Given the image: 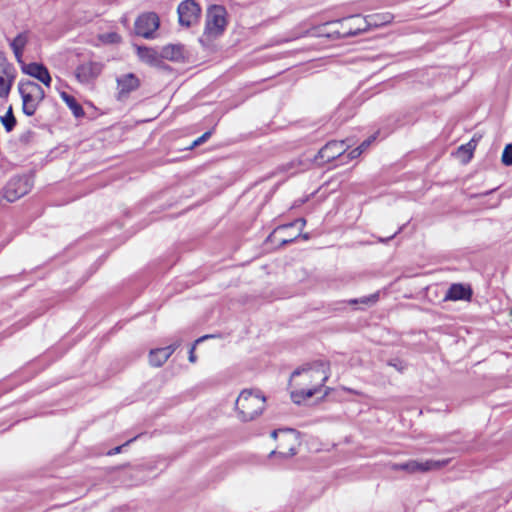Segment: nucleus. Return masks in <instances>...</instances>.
Masks as SVG:
<instances>
[{
  "label": "nucleus",
  "mask_w": 512,
  "mask_h": 512,
  "mask_svg": "<svg viewBox=\"0 0 512 512\" xmlns=\"http://www.w3.org/2000/svg\"><path fill=\"white\" fill-rule=\"evenodd\" d=\"M377 16H368L365 19H361L359 16L351 17L350 20L356 21V22H363L364 26L361 27V25H358L356 30L354 32H350L352 35H357L360 32L366 31L367 27L370 25L379 26L383 23L389 22V20H383L381 22H378L376 20Z\"/></svg>",
  "instance_id": "20"
},
{
  "label": "nucleus",
  "mask_w": 512,
  "mask_h": 512,
  "mask_svg": "<svg viewBox=\"0 0 512 512\" xmlns=\"http://www.w3.org/2000/svg\"><path fill=\"white\" fill-rule=\"evenodd\" d=\"M28 43V33H19L10 43V46L14 52V55L18 62H21L23 50Z\"/></svg>",
  "instance_id": "18"
},
{
  "label": "nucleus",
  "mask_w": 512,
  "mask_h": 512,
  "mask_svg": "<svg viewBox=\"0 0 512 512\" xmlns=\"http://www.w3.org/2000/svg\"><path fill=\"white\" fill-rule=\"evenodd\" d=\"M375 140V136H370L368 139L364 140L359 146L358 148L364 152L369 146L370 144Z\"/></svg>",
  "instance_id": "30"
},
{
  "label": "nucleus",
  "mask_w": 512,
  "mask_h": 512,
  "mask_svg": "<svg viewBox=\"0 0 512 512\" xmlns=\"http://www.w3.org/2000/svg\"><path fill=\"white\" fill-rule=\"evenodd\" d=\"M476 148V143L471 140L466 145H462L459 147V152H465L468 154V158L470 159L472 157L473 150Z\"/></svg>",
  "instance_id": "25"
},
{
  "label": "nucleus",
  "mask_w": 512,
  "mask_h": 512,
  "mask_svg": "<svg viewBox=\"0 0 512 512\" xmlns=\"http://www.w3.org/2000/svg\"><path fill=\"white\" fill-rule=\"evenodd\" d=\"M279 433L282 434V437L280 438L279 443L275 450H286V451H290V454H296L297 453L296 447L298 444V440L294 434V431L292 429L274 430L271 433V436L273 438H276Z\"/></svg>",
  "instance_id": "12"
},
{
  "label": "nucleus",
  "mask_w": 512,
  "mask_h": 512,
  "mask_svg": "<svg viewBox=\"0 0 512 512\" xmlns=\"http://www.w3.org/2000/svg\"><path fill=\"white\" fill-rule=\"evenodd\" d=\"M377 300H378V294H373L369 297H363L360 300L353 299L350 301V303L351 304H357V303L368 304V303H375Z\"/></svg>",
  "instance_id": "26"
},
{
  "label": "nucleus",
  "mask_w": 512,
  "mask_h": 512,
  "mask_svg": "<svg viewBox=\"0 0 512 512\" xmlns=\"http://www.w3.org/2000/svg\"><path fill=\"white\" fill-rule=\"evenodd\" d=\"M227 10L222 5H211L206 12L205 29L200 38L203 45H208L211 41L223 35L226 30Z\"/></svg>",
  "instance_id": "2"
},
{
  "label": "nucleus",
  "mask_w": 512,
  "mask_h": 512,
  "mask_svg": "<svg viewBox=\"0 0 512 512\" xmlns=\"http://www.w3.org/2000/svg\"><path fill=\"white\" fill-rule=\"evenodd\" d=\"M265 402L260 391L243 390L235 403L239 418L245 422L254 420L263 412Z\"/></svg>",
  "instance_id": "3"
},
{
  "label": "nucleus",
  "mask_w": 512,
  "mask_h": 512,
  "mask_svg": "<svg viewBox=\"0 0 512 512\" xmlns=\"http://www.w3.org/2000/svg\"><path fill=\"white\" fill-rule=\"evenodd\" d=\"M449 463V460H426V461H418V460H409L404 463H394L391 465V469L398 471L402 470L409 474L412 473H424L432 470H439L445 467Z\"/></svg>",
  "instance_id": "5"
},
{
  "label": "nucleus",
  "mask_w": 512,
  "mask_h": 512,
  "mask_svg": "<svg viewBox=\"0 0 512 512\" xmlns=\"http://www.w3.org/2000/svg\"><path fill=\"white\" fill-rule=\"evenodd\" d=\"M402 230V228H399L398 231H396L393 235L389 236L387 239H381L382 242H386L388 240H391L393 239L400 231Z\"/></svg>",
  "instance_id": "35"
},
{
  "label": "nucleus",
  "mask_w": 512,
  "mask_h": 512,
  "mask_svg": "<svg viewBox=\"0 0 512 512\" xmlns=\"http://www.w3.org/2000/svg\"><path fill=\"white\" fill-rule=\"evenodd\" d=\"M344 152V141H330L319 150L316 160H320L321 163L331 162L341 156Z\"/></svg>",
  "instance_id": "11"
},
{
  "label": "nucleus",
  "mask_w": 512,
  "mask_h": 512,
  "mask_svg": "<svg viewBox=\"0 0 512 512\" xmlns=\"http://www.w3.org/2000/svg\"><path fill=\"white\" fill-rule=\"evenodd\" d=\"M119 98L126 97L130 92L139 87V79L132 73L123 75L117 79Z\"/></svg>",
  "instance_id": "15"
},
{
  "label": "nucleus",
  "mask_w": 512,
  "mask_h": 512,
  "mask_svg": "<svg viewBox=\"0 0 512 512\" xmlns=\"http://www.w3.org/2000/svg\"><path fill=\"white\" fill-rule=\"evenodd\" d=\"M189 361L192 363H194L196 361V356L194 354V347H192L189 352Z\"/></svg>",
  "instance_id": "34"
},
{
  "label": "nucleus",
  "mask_w": 512,
  "mask_h": 512,
  "mask_svg": "<svg viewBox=\"0 0 512 512\" xmlns=\"http://www.w3.org/2000/svg\"><path fill=\"white\" fill-rule=\"evenodd\" d=\"M306 221L305 219L303 218H300V219H297L296 221L290 223V224H287V225H283L281 227L278 228L279 231H282V230H286L292 226H295V225H300V229H302L305 225Z\"/></svg>",
  "instance_id": "28"
},
{
  "label": "nucleus",
  "mask_w": 512,
  "mask_h": 512,
  "mask_svg": "<svg viewBox=\"0 0 512 512\" xmlns=\"http://www.w3.org/2000/svg\"><path fill=\"white\" fill-rule=\"evenodd\" d=\"M159 27V17L156 13H144L135 21V32L144 38H151Z\"/></svg>",
  "instance_id": "9"
},
{
  "label": "nucleus",
  "mask_w": 512,
  "mask_h": 512,
  "mask_svg": "<svg viewBox=\"0 0 512 512\" xmlns=\"http://www.w3.org/2000/svg\"><path fill=\"white\" fill-rule=\"evenodd\" d=\"M0 120L7 132H10L14 129V127L16 125V118L13 114V110H12L11 106L8 108V111L6 112V114L4 116L1 117Z\"/></svg>",
  "instance_id": "22"
},
{
  "label": "nucleus",
  "mask_w": 512,
  "mask_h": 512,
  "mask_svg": "<svg viewBox=\"0 0 512 512\" xmlns=\"http://www.w3.org/2000/svg\"><path fill=\"white\" fill-rule=\"evenodd\" d=\"M23 72L50 87L52 79L48 69L43 64L30 63L23 67Z\"/></svg>",
  "instance_id": "13"
},
{
  "label": "nucleus",
  "mask_w": 512,
  "mask_h": 512,
  "mask_svg": "<svg viewBox=\"0 0 512 512\" xmlns=\"http://www.w3.org/2000/svg\"><path fill=\"white\" fill-rule=\"evenodd\" d=\"M394 368H396V370H399V365H394Z\"/></svg>",
  "instance_id": "40"
},
{
  "label": "nucleus",
  "mask_w": 512,
  "mask_h": 512,
  "mask_svg": "<svg viewBox=\"0 0 512 512\" xmlns=\"http://www.w3.org/2000/svg\"><path fill=\"white\" fill-rule=\"evenodd\" d=\"M363 152L357 147L355 149H353L352 151H350V153L348 154V157L350 159H354V158H357L359 157Z\"/></svg>",
  "instance_id": "33"
},
{
  "label": "nucleus",
  "mask_w": 512,
  "mask_h": 512,
  "mask_svg": "<svg viewBox=\"0 0 512 512\" xmlns=\"http://www.w3.org/2000/svg\"><path fill=\"white\" fill-rule=\"evenodd\" d=\"M296 238H297V236H296V237H294V238H291V239H282V240H281V244H282V245H286V244H288V243L292 242V241H293L294 239H296Z\"/></svg>",
  "instance_id": "36"
},
{
  "label": "nucleus",
  "mask_w": 512,
  "mask_h": 512,
  "mask_svg": "<svg viewBox=\"0 0 512 512\" xmlns=\"http://www.w3.org/2000/svg\"><path fill=\"white\" fill-rule=\"evenodd\" d=\"M18 91L22 98V111L27 116H33L40 103L45 98L44 89L36 82L20 81Z\"/></svg>",
  "instance_id": "4"
},
{
  "label": "nucleus",
  "mask_w": 512,
  "mask_h": 512,
  "mask_svg": "<svg viewBox=\"0 0 512 512\" xmlns=\"http://www.w3.org/2000/svg\"><path fill=\"white\" fill-rule=\"evenodd\" d=\"M30 189L31 185L27 177H13L4 188V197L8 202H14L26 195Z\"/></svg>",
  "instance_id": "7"
},
{
  "label": "nucleus",
  "mask_w": 512,
  "mask_h": 512,
  "mask_svg": "<svg viewBox=\"0 0 512 512\" xmlns=\"http://www.w3.org/2000/svg\"><path fill=\"white\" fill-rule=\"evenodd\" d=\"M177 345H169L163 348H156L149 353V362L152 366H162L168 358L174 353Z\"/></svg>",
  "instance_id": "14"
},
{
  "label": "nucleus",
  "mask_w": 512,
  "mask_h": 512,
  "mask_svg": "<svg viewBox=\"0 0 512 512\" xmlns=\"http://www.w3.org/2000/svg\"><path fill=\"white\" fill-rule=\"evenodd\" d=\"M0 67V98L7 99L16 78V70L1 53Z\"/></svg>",
  "instance_id": "8"
},
{
  "label": "nucleus",
  "mask_w": 512,
  "mask_h": 512,
  "mask_svg": "<svg viewBox=\"0 0 512 512\" xmlns=\"http://www.w3.org/2000/svg\"><path fill=\"white\" fill-rule=\"evenodd\" d=\"M211 135H212V131L205 132L203 135H201L200 137H198L196 140L193 141L191 148L203 144L211 137Z\"/></svg>",
  "instance_id": "27"
},
{
  "label": "nucleus",
  "mask_w": 512,
  "mask_h": 512,
  "mask_svg": "<svg viewBox=\"0 0 512 512\" xmlns=\"http://www.w3.org/2000/svg\"><path fill=\"white\" fill-rule=\"evenodd\" d=\"M177 12L180 25L190 27L199 20L201 8L194 0H184L179 4Z\"/></svg>",
  "instance_id": "6"
},
{
  "label": "nucleus",
  "mask_w": 512,
  "mask_h": 512,
  "mask_svg": "<svg viewBox=\"0 0 512 512\" xmlns=\"http://www.w3.org/2000/svg\"><path fill=\"white\" fill-rule=\"evenodd\" d=\"M160 57L170 61H180L184 58V46L182 44H168L162 47Z\"/></svg>",
  "instance_id": "17"
},
{
  "label": "nucleus",
  "mask_w": 512,
  "mask_h": 512,
  "mask_svg": "<svg viewBox=\"0 0 512 512\" xmlns=\"http://www.w3.org/2000/svg\"><path fill=\"white\" fill-rule=\"evenodd\" d=\"M328 377V372L322 364L295 370L290 383L291 399L294 403L300 404L311 398L322 388Z\"/></svg>",
  "instance_id": "1"
},
{
  "label": "nucleus",
  "mask_w": 512,
  "mask_h": 512,
  "mask_svg": "<svg viewBox=\"0 0 512 512\" xmlns=\"http://www.w3.org/2000/svg\"><path fill=\"white\" fill-rule=\"evenodd\" d=\"M102 68L103 66L99 62L83 63L76 68L75 76L79 82L87 84L101 74Z\"/></svg>",
  "instance_id": "10"
},
{
  "label": "nucleus",
  "mask_w": 512,
  "mask_h": 512,
  "mask_svg": "<svg viewBox=\"0 0 512 512\" xmlns=\"http://www.w3.org/2000/svg\"><path fill=\"white\" fill-rule=\"evenodd\" d=\"M394 368H396V370H399V365H394Z\"/></svg>",
  "instance_id": "39"
},
{
  "label": "nucleus",
  "mask_w": 512,
  "mask_h": 512,
  "mask_svg": "<svg viewBox=\"0 0 512 512\" xmlns=\"http://www.w3.org/2000/svg\"><path fill=\"white\" fill-rule=\"evenodd\" d=\"M295 454H290V451L286 450H272L269 453V458H279L280 462L285 461L291 457H293Z\"/></svg>",
  "instance_id": "23"
},
{
  "label": "nucleus",
  "mask_w": 512,
  "mask_h": 512,
  "mask_svg": "<svg viewBox=\"0 0 512 512\" xmlns=\"http://www.w3.org/2000/svg\"><path fill=\"white\" fill-rule=\"evenodd\" d=\"M210 337H212V336H211V335H205V336H203V337L199 338V339L197 340V342H200V341H202V340H204V339H207V338H210Z\"/></svg>",
  "instance_id": "37"
},
{
  "label": "nucleus",
  "mask_w": 512,
  "mask_h": 512,
  "mask_svg": "<svg viewBox=\"0 0 512 512\" xmlns=\"http://www.w3.org/2000/svg\"><path fill=\"white\" fill-rule=\"evenodd\" d=\"M102 39L105 42L117 43L120 41V36L117 33H108V34L103 35Z\"/></svg>",
  "instance_id": "29"
},
{
  "label": "nucleus",
  "mask_w": 512,
  "mask_h": 512,
  "mask_svg": "<svg viewBox=\"0 0 512 512\" xmlns=\"http://www.w3.org/2000/svg\"><path fill=\"white\" fill-rule=\"evenodd\" d=\"M139 57L147 63L154 64L157 62L160 53L158 54L154 49L147 47L138 48Z\"/></svg>",
  "instance_id": "21"
},
{
  "label": "nucleus",
  "mask_w": 512,
  "mask_h": 512,
  "mask_svg": "<svg viewBox=\"0 0 512 512\" xmlns=\"http://www.w3.org/2000/svg\"><path fill=\"white\" fill-rule=\"evenodd\" d=\"M394 368H396V370H399V365H394Z\"/></svg>",
  "instance_id": "38"
},
{
  "label": "nucleus",
  "mask_w": 512,
  "mask_h": 512,
  "mask_svg": "<svg viewBox=\"0 0 512 512\" xmlns=\"http://www.w3.org/2000/svg\"><path fill=\"white\" fill-rule=\"evenodd\" d=\"M62 100L66 103V105L69 107L71 112L76 118L83 117L85 115V112L82 108V106L77 102L75 97L72 95H69L66 92L61 93Z\"/></svg>",
  "instance_id": "19"
},
{
  "label": "nucleus",
  "mask_w": 512,
  "mask_h": 512,
  "mask_svg": "<svg viewBox=\"0 0 512 512\" xmlns=\"http://www.w3.org/2000/svg\"><path fill=\"white\" fill-rule=\"evenodd\" d=\"M501 160L506 166L512 165V144H507L505 146Z\"/></svg>",
  "instance_id": "24"
},
{
  "label": "nucleus",
  "mask_w": 512,
  "mask_h": 512,
  "mask_svg": "<svg viewBox=\"0 0 512 512\" xmlns=\"http://www.w3.org/2000/svg\"><path fill=\"white\" fill-rule=\"evenodd\" d=\"M34 133L31 131H27L23 135H21L20 140L24 143H28L33 138Z\"/></svg>",
  "instance_id": "32"
},
{
  "label": "nucleus",
  "mask_w": 512,
  "mask_h": 512,
  "mask_svg": "<svg viewBox=\"0 0 512 512\" xmlns=\"http://www.w3.org/2000/svg\"><path fill=\"white\" fill-rule=\"evenodd\" d=\"M472 295V291L469 287L462 284H452L448 289L445 299L446 300H469Z\"/></svg>",
  "instance_id": "16"
},
{
  "label": "nucleus",
  "mask_w": 512,
  "mask_h": 512,
  "mask_svg": "<svg viewBox=\"0 0 512 512\" xmlns=\"http://www.w3.org/2000/svg\"><path fill=\"white\" fill-rule=\"evenodd\" d=\"M134 440H135V438L130 439V440H128L126 443H124L123 445H120V446H117V447L113 448L112 450H110V451L108 452V454H109V455H113V454L120 453V452H121V450H122V448H123L124 446L128 445L129 443H131V442H132V441H134Z\"/></svg>",
  "instance_id": "31"
}]
</instances>
